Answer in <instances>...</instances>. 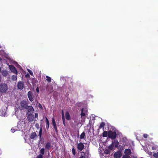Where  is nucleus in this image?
Returning <instances> with one entry per match:
<instances>
[{"label":"nucleus","mask_w":158,"mask_h":158,"mask_svg":"<svg viewBox=\"0 0 158 158\" xmlns=\"http://www.w3.org/2000/svg\"><path fill=\"white\" fill-rule=\"evenodd\" d=\"M15 114L18 119H20L23 117V114L21 110L19 108L15 109Z\"/></svg>","instance_id":"nucleus-1"},{"label":"nucleus","mask_w":158,"mask_h":158,"mask_svg":"<svg viewBox=\"0 0 158 158\" xmlns=\"http://www.w3.org/2000/svg\"><path fill=\"white\" fill-rule=\"evenodd\" d=\"M26 126L25 123L24 121H20L19 122L17 125L19 131H22L25 128Z\"/></svg>","instance_id":"nucleus-2"},{"label":"nucleus","mask_w":158,"mask_h":158,"mask_svg":"<svg viewBox=\"0 0 158 158\" xmlns=\"http://www.w3.org/2000/svg\"><path fill=\"white\" fill-rule=\"evenodd\" d=\"M7 90V86L5 83L2 84L0 85V91L2 92H5Z\"/></svg>","instance_id":"nucleus-3"},{"label":"nucleus","mask_w":158,"mask_h":158,"mask_svg":"<svg viewBox=\"0 0 158 158\" xmlns=\"http://www.w3.org/2000/svg\"><path fill=\"white\" fill-rule=\"evenodd\" d=\"M116 136V132L109 131L108 133V137L112 139H114Z\"/></svg>","instance_id":"nucleus-4"},{"label":"nucleus","mask_w":158,"mask_h":158,"mask_svg":"<svg viewBox=\"0 0 158 158\" xmlns=\"http://www.w3.org/2000/svg\"><path fill=\"white\" fill-rule=\"evenodd\" d=\"M20 105L21 107L23 108H26L27 106V102L24 100L22 101L21 102Z\"/></svg>","instance_id":"nucleus-5"},{"label":"nucleus","mask_w":158,"mask_h":158,"mask_svg":"<svg viewBox=\"0 0 158 158\" xmlns=\"http://www.w3.org/2000/svg\"><path fill=\"white\" fill-rule=\"evenodd\" d=\"M84 146L83 144L82 143H80L77 144V149L79 150L82 151L84 148Z\"/></svg>","instance_id":"nucleus-6"},{"label":"nucleus","mask_w":158,"mask_h":158,"mask_svg":"<svg viewBox=\"0 0 158 158\" xmlns=\"http://www.w3.org/2000/svg\"><path fill=\"white\" fill-rule=\"evenodd\" d=\"M27 95L29 100L32 102L33 100L32 92L31 91H29L28 92Z\"/></svg>","instance_id":"nucleus-7"},{"label":"nucleus","mask_w":158,"mask_h":158,"mask_svg":"<svg viewBox=\"0 0 158 158\" xmlns=\"http://www.w3.org/2000/svg\"><path fill=\"white\" fill-rule=\"evenodd\" d=\"M122 153L120 151L115 152L114 155V158H120L121 156Z\"/></svg>","instance_id":"nucleus-8"},{"label":"nucleus","mask_w":158,"mask_h":158,"mask_svg":"<svg viewBox=\"0 0 158 158\" xmlns=\"http://www.w3.org/2000/svg\"><path fill=\"white\" fill-rule=\"evenodd\" d=\"M24 84L22 82L19 81L18 84V87L19 89H22L24 88Z\"/></svg>","instance_id":"nucleus-9"},{"label":"nucleus","mask_w":158,"mask_h":158,"mask_svg":"<svg viewBox=\"0 0 158 158\" xmlns=\"http://www.w3.org/2000/svg\"><path fill=\"white\" fill-rule=\"evenodd\" d=\"M86 111L87 110L86 109H84V108H82V109L81 114V118H82V119H83V117L85 116Z\"/></svg>","instance_id":"nucleus-10"},{"label":"nucleus","mask_w":158,"mask_h":158,"mask_svg":"<svg viewBox=\"0 0 158 158\" xmlns=\"http://www.w3.org/2000/svg\"><path fill=\"white\" fill-rule=\"evenodd\" d=\"M6 114V110L5 108L2 109L0 110V114L1 116H5Z\"/></svg>","instance_id":"nucleus-11"},{"label":"nucleus","mask_w":158,"mask_h":158,"mask_svg":"<svg viewBox=\"0 0 158 158\" xmlns=\"http://www.w3.org/2000/svg\"><path fill=\"white\" fill-rule=\"evenodd\" d=\"M34 115L32 114H29L27 116V118L28 120L29 121H33V118H34Z\"/></svg>","instance_id":"nucleus-12"},{"label":"nucleus","mask_w":158,"mask_h":158,"mask_svg":"<svg viewBox=\"0 0 158 158\" xmlns=\"http://www.w3.org/2000/svg\"><path fill=\"white\" fill-rule=\"evenodd\" d=\"M124 153L125 155L129 156L131 153V151L129 149H126L125 150Z\"/></svg>","instance_id":"nucleus-13"},{"label":"nucleus","mask_w":158,"mask_h":158,"mask_svg":"<svg viewBox=\"0 0 158 158\" xmlns=\"http://www.w3.org/2000/svg\"><path fill=\"white\" fill-rule=\"evenodd\" d=\"M27 109L29 112H32L34 110V109L33 107L31 106H27L26 108Z\"/></svg>","instance_id":"nucleus-14"},{"label":"nucleus","mask_w":158,"mask_h":158,"mask_svg":"<svg viewBox=\"0 0 158 158\" xmlns=\"http://www.w3.org/2000/svg\"><path fill=\"white\" fill-rule=\"evenodd\" d=\"M65 118L68 120H69L70 119V117L69 113L68 112H67L65 114Z\"/></svg>","instance_id":"nucleus-15"},{"label":"nucleus","mask_w":158,"mask_h":158,"mask_svg":"<svg viewBox=\"0 0 158 158\" xmlns=\"http://www.w3.org/2000/svg\"><path fill=\"white\" fill-rule=\"evenodd\" d=\"M112 144L114 147V146L115 147H116L118 146V142L117 140H114L113 142H112Z\"/></svg>","instance_id":"nucleus-16"},{"label":"nucleus","mask_w":158,"mask_h":158,"mask_svg":"<svg viewBox=\"0 0 158 158\" xmlns=\"http://www.w3.org/2000/svg\"><path fill=\"white\" fill-rule=\"evenodd\" d=\"M36 136V133L35 132H33L31 134L30 138L31 139H34Z\"/></svg>","instance_id":"nucleus-17"},{"label":"nucleus","mask_w":158,"mask_h":158,"mask_svg":"<svg viewBox=\"0 0 158 158\" xmlns=\"http://www.w3.org/2000/svg\"><path fill=\"white\" fill-rule=\"evenodd\" d=\"M42 128H40V130L39 133V136H40V141L41 143V140L42 139V138H41V135L42 134Z\"/></svg>","instance_id":"nucleus-18"},{"label":"nucleus","mask_w":158,"mask_h":158,"mask_svg":"<svg viewBox=\"0 0 158 158\" xmlns=\"http://www.w3.org/2000/svg\"><path fill=\"white\" fill-rule=\"evenodd\" d=\"M14 64L19 69H23L21 66L19 65L17 62H15L14 63Z\"/></svg>","instance_id":"nucleus-19"},{"label":"nucleus","mask_w":158,"mask_h":158,"mask_svg":"<svg viewBox=\"0 0 158 158\" xmlns=\"http://www.w3.org/2000/svg\"><path fill=\"white\" fill-rule=\"evenodd\" d=\"M46 122L47 124V125L46 126V128L48 129L49 127V122L47 118V117H46Z\"/></svg>","instance_id":"nucleus-20"},{"label":"nucleus","mask_w":158,"mask_h":158,"mask_svg":"<svg viewBox=\"0 0 158 158\" xmlns=\"http://www.w3.org/2000/svg\"><path fill=\"white\" fill-rule=\"evenodd\" d=\"M51 147V144L50 143L48 142L46 144L45 148L47 149H49Z\"/></svg>","instance_id":"nucleus-21"},{"label":"nucleus","mask_w":158,"mask_h":158,"mask_svg":"<svg viewBox=\"0 0 158 158\" xmlns=\"http://www.w3.org/2000/svg\"><path fill=\"white\" fill-rule=\"evenodd\" d=\"M46 80L49 82H50L51 81V77H48V76H46Z\"/></svg>","instance_id":"nucleus-22"},{"label":"nucleus","mask_w":158,"mask_h":158,"mask_svg":"<svg viewBox=\"0 0 158 158\" xmlns=\"http://www.w3.org/2000/svg\"><path fill=\"white\" fill-rule=\"evenodd\" d=\"M9 69H16L15 67L13 65H9Z\"/></svg>","instance_id":"nucleus-23"},{"label":"nucleus","mask_w":158,"mask_h":158,"mask_svg":"<svg viewBox=\"0 0 158 158\" xmlns=\"http://www.w3.org/2000/svg\"><path fill=\"white\" fill-rule=\"evenodd\" d=\"M52 124L53 126H56V121L54 118H52Z\"/></svg>","instance_id":"nucleus-24"},{"label":"nucleus","mask_w":158,"mask_h":158,"mask_svg":"<svg viewBox=\"0 0 158 158\" xmlns=\"http://www.w3.org/2000/svg\"><path fill=\"white\" fill-rule=\"evenodd\" d=\"M85 136V133L84 132H83L82 133L80 136V138L81 139H82L84 138Z\"/></svg>","instance_id":"nucleus-25"},{"label":"nucleus","mask_w":158,"mask_h":158,"mask_svg":"<svg viewBox=\"0 0 158 158\" xmlns=\"http://www.w3.org/2000/svg\"><path fill=\"white\" fill-rule=\"evenodd\" d=\"M7 74L8 72L6 70L3 71V72H2V74L4 76H6L7 75Z\"/></svg>","instance_id":"nucleus-26"},{"label":"nucleus","mask_w":158,"mask_h":158,"mask_svg":"<svg viewBox=\"0 0 158 158\" xmlns=\"http://www.w3.org/2000/svg\"><path fill=\"white\" fill-rule=\"evenodd\" d=\"M108 135V133L107 131H104L103 133V137H106L107 135Z\"/></svg>","instance_id":"nucleus-27"},{"label":"nucleus","mask_w":158,"mask_h":158,"mask_svg":"<svg viewBox=\"0 0 158 158\" xmlns=\"http://www.w3.org/2000/svg\"><path fill=\"white\" fill-rule=\"evenodd\" d=\"M17 78V77L16 75H13L12 77V79L13 80L15 81L16 80Z\"/></svg>","instance_id":"nucleus-28"},{"label":"nucleus","mask_w":158,"mask_h":158,"mask_svg":"<svg viewBox=\"0 0 158 158\" xmlns=\"http://www.w3.org/2000/svg\"><path fill=\"white\" fill-rule=\"evenodd\" d=\"M40 152L42 155H44V149L43 148H41L40 150Z\"/></svg>","instance_id":"nucleus-29"},{"label":"nucleus","mask_w":158,"mask_h":158,"mask_svg":"<svg viewBox=\"0 0 158 158\" xmlns=\"http://www.w3.org/2000/svg\"><path fill=\"white\" fill-rule=\"evenodd\" d=\"M105 125V124L104 123H102L99 126V128H101L103 127Z\"/></svg>","instance_id":"nucleus-30"},{"label":"nucleus","mask_w":158,"mask_h":158,"mask_svg":"<svg viewBox=\"0 0 158 158\" xmlns=\"http://www.w3.org/2000/svg\"><path fill=\"white\" fill-rule=\"evenodd\" d=\"M123 158H131L129 156L125 155L123 156Z\"/></svg>","instance_id":"nucleus-31"},{"label":"nucleus","mask_w":158,"mask_h":158,"mask_svg":"<svg viewBox=\"0 0 158 158\" xmlns=\"http://www.w3.org/2000/svg\"><path fill=\"white\" fill-rule=\"evenodd\" d=\"M153 156L156 158H158V152L157 153H154Z\"/></svg>","instance_id":"nucleus-32"},{"label":"nucleus","mask_w":158,"mask_h":158,"mask_svg":"<svg viewBox=\"0 0 158 158\" xmlns=\"http://www.w3.org/2000/svg\"><path fill=\"white\" fill-rule=\"evenodd\" d=\"M114 147V146H113V145H112V144H110L109 147V148L110 149V150H111V149H112Z\"/></svg>","instance_id":"nucleus-33"},{"label":"nucleus","mask_w":158,"mask_h":158,"mask_svg":"<svg viewBox=\"0 0 158 158\" xmlns=\"http://www.w3.org/2000/svg\"><path fill=\"white\" fill-rule=\"evenodd\" d=\"M28 70L29 72V73L31 75H33V72L31 70Z\"/></svg>","instance_id":"nucleus-34"},{"label":"nucleus","mask_w":158,"mask_h":158,"mask_svg":"<svg viewBox=\"0 0 158 158\" xmlns=\"http://www.w3.org/2000/svg\"><path fill=\"white\" fill-rule=\"evenodd\" d=\"M72 152L73 154L74 155H75L76 154V152H75V150L74 148H73L72 149Z\"/></svg>","instance_id":"nucleus-35"},{"label":"nucleus","mask_w":158,"mask_h":158,"mask_svg":"<svg viewBox=\"0 0 158 158\" xmlns=\"http://www.w3.org/2000/svg\"><path fill=\"white\" fill-rule=\"evenodd\" d=\"M53 127H54V128L55 130V131L56 132H57L58 131H57V127H56V126H53Z\"/></svg>","instance_id":"nucleus-36"},{"label":"nucleus","mask_w":158,"mask_h":158,"mask_svg":"<svg viewBox=\"0 0 158 158\" xmlns=\"http://www.w3.org/2000/svg\"><path fill=\"white\" fill-rule=\"evenodd\" d=\"M35 127L37 129H38L39 128V124L36 123L35 125Z\"/></svg>","instance_id":"nucleus-37"},{"label":"nucleus","mask_w":158,"mask_h":158,"mask_svg":"<svg viewBox=\"0 0 158 158\" xmlns=\"http://www.w3.org/2000/svg\"><path fill=\"white\" fill-rule=\"evenodd\" d=\"M16 130L14 128H12L11 129V131L12 133H14L15 131Z\"/></svg>","instance_id":"nucleus-38"},{"label":"nucleus","mask_w":158,"mask_h":158,"mask_svg":"<svg viewBox=\"0 0 158 158\" xmlns=\"http://www.w3.org/2000/svg\"><path fill=\"white\" fill-rule=\"evenodd\" d=\"M37 158H43L42 155L40 154L37 156Z\"/></svg>","instance_id":"nucleus-39"},{"label":"nucleus","mask_w":158,"mask_h":158,"mask_svg":"<svg viewBox=\"0 0 158 158\" xmlns=\"http://www.w3.org/2000/svg\"><path fill=\"white\" fill-rule=\"evenodd\" d=\"M62 119H64V112L63 111H62Z\"/></svg>","instance_id":"nucleus-40"},{"label":"nucleus","mask_w":158,"mask_h":158,"mask_svg":"<svg viewBox=\"0 0 158 158\" xmlns=\"http://www.w3.org/2000/svg\"><path fill=\"white\" fill-rule=\"evenodd\" d=\"M148 136V135L147 134H145L143 135V137L145 138H147Z\"/></svg>","instance_id":"nucleus-41"},{"label":"nucleus","mask_w":158,"mask_h":158,"mask_svg":"<svg viewBox=\"0 0 158 158\" xmlns=\"http://www.w3.org/2000/svg\"><path fill=\"white\" fill-rule=\"evenodd\" d=\"M13 71H12V72H14L15 73L17 74V70H12Z\"/></svg>","instance_id":"nucleus-42"},{"label":"nucleus","mask_w":158,"mask_h":158,"mask_svg":"<svg viewBox=\"0 0 158 158\" xmlns=\"http://www.w3.org/2000/svg\"><path fill=\"white\" fill-rule=\"evenodd\" d=\"M63 121V123L64 125H65V118H64V119H62Z\"/></svg>","instance_id":"nucleus-43"},{"label":"nucleus","mask_w":158,"mask_h":158,"mask_svg":"<svg viewBox=\"0 0 158 158\" xmlns=\"http://www.w3.org/2000/svg\"><path fill=\"white\" fill-rule=\"evenodd\" d=\"M35 118H38V114L37 113L35 114Z\"/></svg>","instance_id":"nucleus-44"},{"label":"nucleus","mask_w":158,"mask_h":158,"mask_svg":"<svg viewBox=\"0 0 158 158\" xmlns=\"http://www.w3.org/2000/svg\"><path fill=\"white\" fill-rule=\"evenodd\" d=\"M36 91L37 92H39V89L38 87H37L36 89Z\"/></svg>","instance_id":"nucleus-45"},{"label":"nucleus","mask_w":158,"mask_h":158,"mask_svg":"<svg viewBox=\"0 0 158 158\" xmlns=\"http://www.w3.org/2000/svg\"><path fill=\"white\" fill-rule=\"evenodd\" d=\"M25 76L26 77H29V75L27 73L25 75Z\"/></svg>","instance_id":"nucleus-46"},{"label":"nucleus","mask_w":158,"mask_h":158,"mask_svg":"<svg viewBox=\"0 0 158 158\" xmlns=\"http://www.w3.org/2000/svg\"><path fill=\"white\" fill-rule=\"evenodd\" d=\"M152 150H155L156 149L155 148V147H152Z\"/></svg>","instance_id":"nucleus-47"},{"label":"nucleus","mask_w":158,"mask_h":158,"mask_svg":"<svg viewBox=\"0 0 158 158\" xmlns=\"http://www.w3.org/2000/svg\"><path fill=\"white\" fill-rule=\"evenodd\" d=\"M39 107H40V108H41V107H42V106H41V104H39Z\"/></svg>","instance_id":"nucleus-48"},{"label":"nucleus","mask_w":158,"mask_h":158,"mask_svg":"<svg viewBox=\"0 0 158 158\" xmlns=\"http://www.w3.org/2000/svg\"><path fill=\"white\" fill-rule=\"evenodd\" d=\"M84 157L83 156H81L80 158H84Z\"/></svg>","instance_id":"nucleus-49"},{"label":"nucleus","mask_w":158,"mask_h":158,"mask_svg":"<svg viewBox=\"0 0 158 158\" xmlns=\"http://www.w3.org/2000/svg\"><path fill=\"white\" fill-rule=\"evenodd\" d=\"M2 60V59L0 57V61H1Z\"/></svg>","instance_id":"nucleus-50"},{"label":"nucleus","mask_w":158,"mask_h":158,"mask_svg":"<svg viewBox=\"0 0 158 158\" xmlns=\"http://www.w3.org/2000/svg\"><path fill=\"white\" fill-rule=\"evenodd\" d=\"M1 72V70H0V72Z\"/></svg>","instance_id":"nucleus-51"},{"label":"nucleus","mask_w":158,"mask_h":158,"mask_svg":"<svg viewBox=\"0 0 158 158\" xmlns=\"http://www.w3.org/2000/svg\"><path fill=\"white\" fill-rule=\"evenodd\" d=\"M0 69H1V68H0Z\"/></svg>","instance_id":"nucleus-52"}]
</instances>
